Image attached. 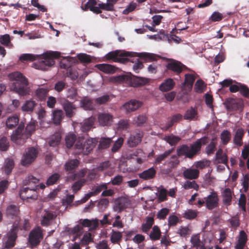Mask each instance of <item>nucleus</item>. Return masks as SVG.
<instances>
[{"mask_svg":"<svg viewBox=\"0 0 249 249\" xmlns=\"http://www.w3.org/2000/svg\"><path fill=\"white\" fill-rule=\"evenodd\" d=\"M206 142V138H202L197 140L190 146L186 144L182 145L177 149V154L178 156H185L187 158L192 159L200 150L202 144H205Z\"/></svg>","mask_w":249,"mask_h":249,"instance_id":"nucleus-1","label":"nucleus"},{"mask_svg":"<svg viewBox=\"0 0 249 249\" xmlns=\"http://www.w3.org/2000/svg\"><path fill=\"white\" fill-rule=\"evenodd\" d=\"M97 140L89 138L85 140L82 137L78 138L74 146L75 153L77 154L88 155L95 147Z\"/></svg>","mask_w":249,"mask_h":249,"instance_id":"nucleus-2","label":"nucleus"},{"mask_svg":"<svg viewBox=\"0 0 249 249\" xmlns=\"http://www.w3.org/2000/svg\"><path fill=\"white\" fill-rule=\"evenodd\" d=\"M60 53L58 52H47L42 56V60L39 62L38 69L43 70L46 69L45 66L50 67L54 65V58H58Z\"/></svg>","mask_w":249,"mask_h":249,"instance_id":"nucleus-3","label":"nucleus"},{"mask_svg":"<svg viewBox=\"0 0 249 249\" xmlns=\"http://www.w3.org/2000/svg\"><path fill=\"white\" fill-rule=\"evenodd\" d=\"M129 52H124L120 50H115L107 53L105 58L107 60H112L114 62L124 63L127 61V57L129 55Z\"/></svg>","mask_w":249,"mask_h":249,"instance_id":"nucleus-4","label":"nucleus"},{"mask_svg":"<svg viewBox=\"0 0 249 249\" xmlns=\"http://www.w3.org/2000/svg\"><path fill=\"white\" fill-rule=\"evenodd\" d=\"M18 224L14 223L13 228L4 237V248L11 249L15 245V241L17 237V233L18 230Z\"/></svg>","mask_w":249,"mask_h":249,"instance_id":"nucleus-5","label":"nucleus"},{"mask_svg":"<svg viewBox=\"0 0 249 249\" xmlns=\"http://www.w3.org/2000/svg\"><path fill=\"white\" fill-rule=\"evenodd\" d=\"M38 151L34 147H30L25 150L23 154L21 164L23 166H28L34 162L37 157Z\"/></svg>","mask_w":249,"mask_h":249,"instance_id":"nucleus-6","label":"nucleus"},{"mask_svg":"<svg viewBox=\"0 0 249 249\" xmlns=\"http://www.w3.org/2000/svg\"><path fill=\"white\" fill-rule=\"evenodd\" d=\"M43 238V231L37 227L32 230L29 235V243L32 247L37 246Z\"/></svg>","mask_w":249,"mask_h":249,"instance_id":"nucleus-7","label":"nucleus"},{"mask_svg":"<svg viewBox=\"0 0 249 249\" xmlns=\"http://www.w3.org/2000/svg\"><path fill=\"white\" fill-rule=\"evenodd\" d=\"M23 126L19 125L11 135V141L17 144H23L27 138L26 134L23 133Z\"/></svg>","mask_w":249,"mask_h":249,"instance_id":"nucleus-8","label":"nucleus"},{"mask_svg":"<svg viewBox=\"0 0 249 249\" xmlns=\"http://www.w3.org/2000/svg\"><path fill=\"white\" fill-rule=\"evenodd\" d=\"M130 205V200L124 197H121L116 199L113 206L114 212L121 213Z\"/></svg>","mask_w":249,"mask_h":249,"instance_id":"nucleus-9","label":"nucleus"},{"mask_svg":"<svg viewBox=\"0 0 249 249\" xmlns=\"http://www.w3.org/2000/svg\"><path fill=\"white\" fill-rule=\"evenodd\" d=\"M56 214L53 211L45 210L42 214L41 224L43 226L50 225L52 221L55 219Z\"/></svg>","mask_w":249,"mask_h":249,"instance_id":"nucleus-10","label":"nucleus"},{"mask_svg":"<svg viewBox=\"0 0 249 249\" xmlns=\"http://www.w3.org/2000/svg\"><path fill=\"white\" fill-rule=\"evenodd\" d=\"M9 78L14 81L13 83L14 87L16 85H26L28 84L27 79L20 72L16 71L10 73L9 75Z\"/></svg>","mask_w":249,"mask_h":249,"instance_id":"nucleus-11","label":"nucleus"},{"mask_svg":"<svg viewBox=\"0 0 249 249\" xmlns=\"http://www.w3.org/2000/svg\"><path fill=\"white\" fill-rule=\"evenodd\" d=\"M205 205L209 210H212L217 207L218 204V198L215 192H212L205 198Z\"/></svg>","mask_w":249,"mask_h":249,"instance_id":"nucleus-12","label":"nucleus"},{"mask_svg":"<svg viewBox=\"0 0 249 249\" xmlns=\"http://www.w3.org/2000/svg\"><path fill=\"white\" fill-rule=\"evenodd\" d=\"M142 137V132L140 130H137L135 134L131 135L128 139L127 144L131 147L136 146L141 142Z\"/></svg>","mask_w":249,"mask_h":249,"instance_id":"nucleus-13","label":"nucleus"},{"mask_svg":"<svg viewBox=\"0 0 249 249\" xmlns=\"http://www.w3.org/2000/svg\"><path fill=\"white\" fill-rule=\"evenodd\" d=\"M142 105V102L136 100H131L124 104L122 109L124 110L126 113H130L139 109Z\"/></svg>","mask_w":249,"mask_h":249,"instance_id":"nucleus-14","label":"nucleus"},{"mask_svg":"<svg viewBox=\"0 0 249 249\" xmlns=\"http://www.w3.org/2000/svg\"><path fill=\"white\" fill-rule=\"evenodd\" d=\"M195 80V77L192 74L185 75V80L181 87L184 93H187L192 90Z\"/></svg>","mask_w":249,"mask_h":249,"instance_id":"nucleus-15","label":"nucleus"},{"mask_svg":"<svg viewBox=\"0 0 249 249\" xmlns=\"http://www.w3.org/2000/svg\"><path fill=\"white\" fill-rule=\"evenodd\" d=\"M36 187L30 189L28 187H26L22 189L20 192L19 195L21 198L23 200L28 199H35L36 198Z\"/></svg>","mask_w":249,"mask_h":249,"instance_id":"nucleus-16","label":"nucleus"},{"mask_svg":"<svg viewBox=\"0 0 249 249\" xmlns=\"http://www.w3.org/2000/svg\"><path fill=\"white\" fill-rule=\"evenodd\" d=\"M167 68L177 74L180 73L184 70L188 69L184 65L178 61L174 60L167 64Z\"/></svg>","mask_w":249,"mask_h":249,"instance_id":"nucleus-17","label":"nucleus"},{"mask_svg":"<svg viewBox=\"0 0 249 249\" xmlns=\"http://www.w3.org/2000/svg\"><path fill=\"white\" fill-rule=\"evenodd\" d=\"M98 122L102 126H107L111 124L113 122V116L108 113H100L98 114Z\"/></svg>","mask_w":249,"mask_h":249,"instance_id":"nucleus-18","label":"nucleus"},{"mask_svg":"<svg viewBox=\"0 0 249 249\" xmlns=\"http://www.w3.org/2000/svg\"><path fill=\"white\" fill-rule=\"evenodd\" d=\"M65 231L68 234L75 235V236L72 239L73 240H75L82 232L83 227L82 226L80 225H76L72 228L66 227L65 229Z\"/></svg>","mask_w":249,"mask_h":249,"instance_id":"nucleus-19","label":"nucleus"},{"mask_svg":"<svg viewBox=\"0 0 249 249\" xmlns=\"http://www.w3.org/2000/svg\"><path fill=\"white\" fill-rule=\"evenodd\" d=\"M63 108L65 111L66 115L68 117H71L74 115V111L76 109L75 105L68 100H66L63 104Z\"/></svg>","mask_w":249,"mask_h":249,"instance_id":"nucleus-20","label":"nucleus"},{"mask_svg":"<svg viewBox=\"0 0 249 249\" xmlns=\"http://www.w3.org/2000/svg\"><path fill=\"white\" fill-rule=\"evenodd\" d=\"M199 171L197 169L188 168L183 172V176L185 178L192 180L198 178Z\"/></svg>","mask_w":249,"mask_h":249,"instance_id":"nucleus-21","label":"nucleus"},{"mask_svg":"<svg viewBox=\"0 0 249 249\" xmlns=\"http://www.w3.org/2000/svg\"><path fill=\"white\" fill-rule=\"evenodd\" d=\"M80 107L86 110H91L94 108L93 101L87 96L83 97L81 99Z\"/></svg>","mask_w":249,"mask_h":249,"instance_id":"nucleus-22","label":"nucleus"},{"mask_svg":"<svg viewBox=\"0 0 249 249\" xmlns=\"http://www.w3.org/2000/svg\"><path fill=\"white\" fill-rule=\"evenodd\" d=\"M110 241L113 244L120 245L123 238V233L120 231L112 230L109 233Z\"/></svg>","mask_w":249,"mask_h":249,"instance_id":"nucleus-23","label":"nucleus"},{"mask_svg":"<svg viewBox=\"0 0 249 249\" xmlns=\"http://www.w3.org/2000/svg\"><path fill=\"white\" fill-rule=\"evenodd\" d=\"M50 89L46 87H39L35 91L36 97L40 101H45L48 95Z\"/></svg>","mask_w":249,"mask_h":249,"instance_id":"nucleus-24","label":"nucleus"},{"mask_svg":"<svg viewBox=\"0 0 249 249\" xmlns=\"http://www.w3.org/2000/svg\"><path fill=\"white\" fill-rule=\"evenodd\" d=\"M13 90L15 91L16 93L21 96L29 95L31 92V89L30 87L28 86V85H16L13 87Z\"/></svg>","mask_w":249,"mask_h":249,"instance_id":"nucleus-25","label":"nucleus"},{"mask_svg":"<svg viewBox=\"0 0 249 249\" xmlns=\"http://www.w3.org/2000/svg\"><path fill=\"white\" fill-rule=\"evenodd\" d=\"M96 68L105 73L112 74L116 71L114 66L107 64H100L95 66Z\"/></svg>","mask_w":249,"mask_h":249,"instance_id":"nucleus-26","label":"nucleus"},{"mask_svg":"<svg viewBox=\"0 0 249 249\" xmlns=\"http://www.w3.org/2000/svg\"><path fill=\"white\" fill-rule=\"evenodd\" d=\"M156 173V170L153 167H151L139 174V177L143 180H148L154 178Z\"/></svg>","mask_w":249,"mask_h":249,"instance_id":"nucleus-27","label":"nucleus"},{"mask_svg":"<svg viewBox=\"0 0 249 249\" xmlns=\"http://www.w3.org/2000/svg\"><path fill=\"white\" fill-rule=\"evenodd\" d=\"M7 215L11 217V218L15 217L16 219V221L15 223L18 224V214H19V210L18 207L15 205H10L7 207L6 211Z\"/></svg>","mask_w":249,"mask_h":249,"instance_id":"nucleus-28","label":"nucleus"},{"mask_svg":"<svg viewBox=\"0 0 249 249\" xmlns=\"http://www.w3.org/2000/svg\"><path fill=\"white\" fill-rule=\"evenodd\" d=\"M94 121L95 118L93 117H90L84 120V121L81 123L82 131L86 132L89 130L93 127Z\"/></svg>","mask_w":249,"mask_h":249,"instance_id":"nucleus-29","label":"nucleus"},{"mask_svg":"<svg viewBox=\"0 0 249 249\" xmlns=\"http://www.w3.org/2000/svg\"><path fill=\"white\" fill-rule=\"evenodd\" d=\"M175 84V83L172 79L168 78L160 84L159 88L161 91L165 92L172 89Z\"/></svg>","mask_w":249,"mask_h":249,"instance_id":"nucleus-30","label":"nucleus"},{"mask_svg":"<svg viewBox=\"0 0 249 249\" xmlns=\"http://www.w3.org/2000/svg\"><path fill=\"white\" fill-rule=\"evenodd\" d=\"M36 105V103L33 100H26L22 105L21 109L23 112H32Z\"/></svg>","mask_w":249,"mask_h":249,"instance_id":"nucleus-31","label":"nucleus"},{"mask_svg":"<svg viewBox=\"0 0 249 249\" xmlns=\"http://www.w3.org/2000/svg\"><path fill=\"white\" fill-rule=\"evenodd\" d=\"M222 196L223 203L226 205H230L232 199V193L230 189H225L222 193Z\"/></svg>","mask_w":249,"mask_h":249,"instance_id":"nucleus-32","label":"nucleus"},{"mask_svg":"<svg viewBox=\"0 0 249 249\" xmlns=\"http://www.w3.org/2000/svg\"><path fill=\"white\" fill-rule=\"evenodd\" d=\"M190 242L192 246L196 249H205L204 245L201 244L199 234L193 235L191 237Z\"/></svg>","mask_w":249,"mask_h":249,"instance_id":"nucleus-33","label":"nucleus"},{"mask_svg":"<svg viewBox=\"0 0 249 249\" xmlns=\"http://www.w3.org/2000/svg\"><path fill=\"white\" fill-rule=\"evenodd\" d=\"M138 56L147 62L156 61L157 58L158 57L157 55L154 53L146 52L139 53Z\"/></svg>","mask_w":249,"mask_h":249,"instance_id":"nucleus-34","label":"nucleus"},{"mask_svg":"<svg viewBox=\"0 0 249 249\" xmlns=\"http://www.w3.org/2000/svg\"><path fill=\"white\" fill-rule=\"evenodd\" d=\"M247 236L243 231L240 232L238 243L235 246L236 249H243L247 242Z\"/></svg>","mask_w":249,"mask_h":249,"instance_id":"nucleus-35","label":"nucleus"},{"mask_svg":"<svg viewBox=\"0 0 249 249\" xmlns=\"http://www.w3.org/2000/svg\"><path fill=\"white\" fill-rule=\"evenodd\" d=\"M184 118L185 120H196L197 118L196 110L193 107H191L185 112L184 115Z\"/></svg>","mask_w":249,"mask_h":249,"instance_id":"nucleus-36","label":"nucleus"},{"mask_svg":"<svg viewBox=\"0 0 249 249\" xmlns=\"http://www.w3.org/2000/svg\"><path fill=\"white\" fill-rule=\"evenodd\" d=\"M244 135V130L242 128L237 130L233 138V142L235 144L241 146L242 144V138Z\"/></svg>","mask_w":249,"mask_h":249,"instance_id":"nucleus-37","label":"nucleus"},{"mask_svg":"<svg viewBox=\"0 0 249 249\" xmlns=\"http://www.w3.org/2000/svg\"><path fill=\"white\" fill-rule=\"evenodd\" d=\"M216 160L218 162L227 164L228 162V158L226 155L223 152L221 149H218L216 153Z\"/></svg>","mask_w":249,"mask_h":249,"instance_id":"nucleus-38","label":"nucleus"},{"mask_svg":"<svg viewBox=\"0 0 249 249\" xmlns=\"http://www.w3.org/2000/svg\"><path fill=\"white\" fill-rule=\"evenodd\" d=\"M19 118L17 116H12L7 118L6 122V126L9 128H13L18 123Z\"/></svg>","mask_w":249,"mask_h":249,"instance_id":"nucleus-39","label":"nucleus"},{"mask_svg":"<svg viewBox=\"0 0 249 249\" xmlns=\"http://www.w3.org/2000/svg\"><path fill=\"white\" fill-rule=\"evenodd\" d=\"M78 164L79 161L77 160H69L65 164V169L67 171H70L76 168Z\"/></svg>","mask_w":249,"mask_h":249,"instance_id":"nucleus-40","label":"nucleus"},{"mask_svg":"<svg viewBox=\"0 0 249 249\" xmlns=\"http://www.w3.org/2000/svg\"><path fill=\"white\" fill-rule=\"evenodd\" d=\"M183 188L185 190H189L191 189H193L196 191H198L199 187V185L197 184L196 181H189L187 180L184 182L183 185Z\"/></svg>","mask_w":249,"mask_h":249,"instance_id":"nucleus-41","label":"nucleus"},{"mask_svg":"<svg viewBox=\"0 0 249 249\" xmlns=\"http://www.w3.org/2000/svg\"><path fill=\"white\" fill-rule=\"evenodd\" d=\"M61 139V134L59 133H56L53 135L49 141L50 146L54 147L57 146L60 142Z\"/></svg>","mask_w":249,"mask_h":249,"instance_id":"nucleus-42","label":"nucleus"},{"mask_svg":"<svg viewBox=\"0 0 249 249\" xmlns=\"http://www.w3.org/2000/svg\"><path fill=\"white\" fill-rule=\"evenodd\" d=\"M76 137L72 133L68 134L65 138L66 145L67 148L71 147L75 142L76 141Z\"/></svg>","mask_w":249,"mask_h":249,"instance_id":"nucleus-43","label":"nucleus"},{"mask_svg":"<svg viewBox=\"0 0 249 249\" xmlns=\"http://www.w3.org/2000/svg\"><path fill=\"white\" fill-rule=\"evenodd\" d=\"M179 162L177 156L174 155L169 160L165 161L164 165L169 166L171 168H174L178 164Z\"/></svg>","mask_w":249,"mask_h":249,"instance_id":"nucleus-44","label":"nucleus"},{"mask_svg":"<svg viewBox=\"0 0 249 249\" xmlns=\"http://www.w3.org/2000/svg\"><path fill=\"white\" fill-rule=\"evenodd\" d=\"M14 166V162L13 160L7 159L5 161L4 171L6 174L9 175L12 171Z\"/></svg>","mask_w":249,"mask_h":249,"instance_id":"nucleus-45","label":"nucleus"},{"mask_svg":"<svg viewBox=\"0 0 249 249\" xmlns=\"http://www.w3.org/2000/svg\"><path fill=\"white\" fill-rule=\"evenodd\" d=\"M154 224V218L152 217L146 218V222L142 225V231L144 232H147L151 228Z\"/></svg>","mask_w":249,"mask_h":249,"instance_id":"nucleus-46","label":"nucleus"},{"mask_svg":"<svg viewBox=\"0 0 249 249\" xmlns=\"http://www.w3.org/2000/svg\"><path fill=\"white\" fill-rule=\"evenodd\" d=\"M182 117V115L179 114L173 116L171 118L170 121L168 122L164 127H162V129L167 130L168 128L171 127L174 123H177L181 120Z\"/></svg>","mask_w":249,"mask_h":249,"instance_id":"nucleus-47","label":"nucleus"},{"mask_svg":"<svg viewBox=\"0 0 249 249\" xmlns=\"http://www.w3.org/2000/svg\"><path fill=\"white\" fill-rule=\"evenodd\" d=\"M172 152V150H168L165 151L163 153L160 154L155 158L154 163L159 164L163 161Z\"/></svg>","mask_w":249,"mask_h":249,"instance_id":"nucleus-48","label":"nucleus"},{"mask_svg":"<svg viewBox=\"0 0 249 249\" xmlns=\"http://www.w3.org/2000/svg\"><path fill=\"white\" fill-rule=\"evenodd\" d=\"M111 141V138L102 137L99 141V148L106 149L108 147Z\"/></svg>","mask_w":249,"mask_h":249,"instance_id":"nucleus-49","label":"nucleus"},{"mask_svg":"<svg viewBox=\"0 0 249 249\" xmlns=\"http://www.w3.org/2000/svg\"><path fill=\"white\" fill-rule=\"evenodd\" d=\"M63 117V112L62 110H55L53 112V120L55 124H59Z\"/></svg>","mask_w":249,"mask_h":249,"instance_id":"nucleus-50","label":"nucleus"},{"mask_svg":"<svg viewBox=\"0 0 249 249\" xmlns=\"http://www.w3.org/2000/svg\"><path fill=\"white\" fill-rule=\"evenodd\" d=\"M160 230L157 226H154L150 234V238L153 240H157L160 239Z\"/></svg>","mask_w":249,"mask_h":249,"instance_id":"nucleus-51","label":"nucleus"},{"mask_svg":"<svg viewBox=\"0 0 249 249\" xmlns=\"http://www.w3.org/2000/svg\"><path fill=\"white\" fill-rule=\"evenodd\" d=\"M36 56H37L31 53H23L20 56L19 59L21 62L33 61L36 59Z\"/></svg>","mask_w":249,"mask_h":249,"instance_id":"nucleus-52","label":"nucleus"},{"mask_svg":"<svg viewBox=\"0 0 249 249\" xmlns=\"http://www.w3.org/2000/svg\"><path fill=\"white\" fill-rule=\"evenodd\" d=\"M164 140L171 145H175L180 140V138L173 135H171L165 136L164 138Z\"/></svg>","mask_w":249,"mask_h":249,"instance_id":"nucleus-53","label":"nucleus"},{"mask_svg":"<svg viewBox=\"0 0 249 249\" xmlns=\"http://www.w3.org/2000/svg\"><path fill=\"white\" fill-rule=\"evenodd\" d=\"M86 180L85 179H80L76 181L71 186V189L74 193H76L80 190L81 187L85 184Z\"/></svg>","mask_w":249,"mask_h":249,"instance_id":"nucleus-54","label":"nucleus"},{"mask_svg":"<svg viewBox=\"0 0 249 249\" xmlns=\"http://www.w3.org/2000/svg\"><path fill=\"white\" fill-rule=\"evenodd\" d=\"M0 43L6 46H10L13 47L12 44L11 43V38L8 34H5L0 36Z\"/></svg>","mask_w":249,"mask_h":249,"instance_id":"nucleus-55","label":"nucleus"},{"mask_svg":"<svg viewBox=\"0 0 249 249\" xmlns=\"http://www.w3.org/2000/svg\"><path fill=\"white\" fill-rule=\"evenodd\" d=\"M67 97L70 99H75L78 95L77 90L74 87H71L67 90Z\"/></svg>","mask_w":249,"mask_h":249,"instance_id":"nucleus-56","label":"nucleus"},{"mask_svg":"<svg viewBox=\"0 0 249 249\" xmlns=\"http://www.w3.org/2000/svg\"><path fill=\"white\" fill-rule=\"evenodd\" d=\"M220 137L223 143L226 144L231 138V133L228 130H224L221 133Z\"/></svg>","mask_w":249,"mask_h":249,"instance_id":"nucleus-57","label":"nucleus"},{"mask_svg":"<svg viewBox=\"0 0 249 249\" xmlns=\"http://www.w3.org/2000/svg\"><path fill=\"white\" fill-rule=\"evenodd\" d=\"M147 117L144 115H140L134 118L133 123L137 125H141L146 122Z\"/></svg>","mask_w":249,"mask_h":249,"instance_id":"nucleus-58","label":"nucleus"},{"mask_svg":"<svg viewBox=\"0 0 249 249\" xmlns=\"http://www.w3.org/2000/svg\"><path fill=\"white\" fill-rule=\"evenodd\" d=\"M204 83L201 80H198L196 81L195 85V90L198 93H201L204 90Z\"/></svg>","mask_w":249,"mask_h":249,"instance_id":"nucleus-59","label":"nucleus"},{"mask_svg":"<svg viewBox=\"0 0 249 249\" xmlns=\"http://www.w3.org/2000/svg\"><path fill=\"white\" fill-rule=\"evenodd\" d=\"M9 146V142L7 138L3 137L0 140V150L6 151Z\"/></svg>","mask_w":249,"mask_h":249,"instance_id":"nucleus-60","label":"nucleus"},{"mask_svg":"<svg viewBox=\"0 0 249 249\" xmlns=\"http://www.w3.org/2000/svg\"><path fill=\"white\" fill-rule=\"evenodd\" d=\"M169 209L164 208L160 209L157 214V217L159 219H164L169 213Z\"/></svg>","mask_w":249,"mask_h":249,"instance_id":"nucleus-61","label":"nucleus"},{"mask_svg":"<svg viewBox=\"0 0 249 249\" xmlns=\"http://www.w3.org/2000/svg\"><path fill=\"white\" fill-rule=\"evenodd\" d=\"M60 178V175L58 173H54L51 175L47 179V184L52 185L55 183Z\"/></svg>","mask_w":249,"mask_h":249,"instance_id":"nucleus-62","label":"nucleus"},{"mask_svg":"<svg viewBox=\"0 0 249 249\" xmlns=\"http://www.w3.org/2000/svg\"><path fill=\"white\" fill-rule=\"evenodd\" d=\"M67 76L71 80H75L79 76V73L75 69L71 68L68 70Z\"/></svg>","mask_w":249,"mask_h":249,"instance_id":"nucleus-63","label":"nucleus"},{"mask_svg":"<svg viewBox=\"0 0 249 249\" xmlns=\"http://www.w3.org/2000/svg\"><path fill=\"white\" fill-rule=\"evenodd\" d=\"M96 249H110L107 240H103L95 244Z\"/></svg>","mask_w":249,"mask_h":249,"instance_id":"nucleus-64","label":"nucleus"}]
</instances>
